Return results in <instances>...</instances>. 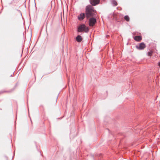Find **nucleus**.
Masks as SVG:
<instances>
[{
    "mask_svg": "<svg viewBox=\"0 0 160 160\" xmlns=\"http://www.w3.org/2000/svg\"><path fill=\"white\" fill-rule=\"evenodd\" d=\"M95 12L96 11L92 6L89 5L86 7L85 14L88 18L93 16Z\"/></svg>",
    "mask_w": 160,
    "mask_h": 160,
    "instance_id": "f257e3e1",
    "label": "nucleus"
},
{
    "mask_svg": "<svg viewBox=\"0 0 160 160\" xmlns=\"http://www.w3.org/2000/svg\"><path fill=\"white\" fill-rule=\"evenodd\" d=\"M89 31V29L88 27L84 24H81L78 27L77 31L79 32H87Z\"/></svg>",
    "mask_w": 160,
    "mask_h": 160,
    "instance_id": "f03ea898",
    "label": "nucleus"
},
{
    "mask_svg": "<svg viewBox=\"0 0 160 160\" xmlns=\"http://www.w3.org/2000/svg\"><path fill=\"white\" fill-rule=\"evenodd\" d=\"M89 26H93L96 22V20L95 18H92L89 19Z\"/></svg>",
    "mask_w": 160,
    "mask_h": 160,
    "instance_id": "7ed1b4c3",
    "label": "nucleus"
},
{
    "mask_svg": "<svg viewBox=\"0 0 160 160\" xmlns=\"http://www.w3.org/2000/svg\"><path fill=\"white\" fill-rule=\"evenodd\" d=\"M146 47L144 43L142 42L140 44L139 46H136L137 49L139 50L143 49Z\"/></svg>",
    "mask_w": 160,
    "mask_h": 160,
    "instance_id": "20e7f679",
    "label": "nucleus"
},
{
    "mask_svg": "<svg viewBox=\"0 0 160 160\" xmlns=\"http://www.w3.org/2000/svg\"><path fill=\"white\" fill-rule=\"evenodd\" d=\"M100 0H90V3L93 6H95L99 4Z\"/></svg>",
    "mask_w": 160,
    "mask_h": 160,
    "instance_id": "39448f33",
    "label": "nucleus"
},
{
    "mask_svg": "<svg viewBox=\"0 0 160 160\" xmlns=\"http://www.w3.org/2000/svg\"><path fill=\"white\" fill-rule=\"evenodd\" d=\"M85 17V14L84 13H81L78 17V19L79 20H82Z\"/></svg>",
    "mask_w": 160,
    "mask_h": 160,
    "instance_id": "423d86ee",
    "label": "nucleus"
},
{
    "mask_svg": "<svg viewBox=\"0 0 160 160\" xmlns=\"http://www.w3.org/2000/svg\"><path fill=\"white\" fill-rule=\"evenodd\" d=\"M82 40V38L80 35H78L76 38V40L78 42H80Z\"/></svg>",
    "mask_w": 160,
    "mask_h": 160,
    "instance_id": "0eeeda50",
    "label": "nucleus"
},
{
    "mask_svg": "<svg viewBox=\"0 0 160 160\" xmlns=\"http://www.w3.org/2000/svg\"><path fill=\"white\" fill-rule=\"evenodd\" d=\"M142 37L141 36H136L134 37V40L138 42L142 40Z\"/></svg>",
    "mask_w": 160,
    "mask_h": 160,
    "instance_id": "6e6552de",
    "label": "nucleus"
},
{
    "mask_svg": "<svg viewBox=\"0 0 160 160\" xmlns=\"http://www.w3.org/2000/svg\"><path fill=\"white\" fill-rule=\"evenodd\" d=\"M124 19L127 22H129L130 20V18L129 17L128 15H126L124 17Z\"/></svg>",
    "mask_w": 160,
    "mask_h": 160,
    "instance_id": "1a4fd4ad",
    "label": "nucleus"
},
{
    "mask_svg": "<svg viewBox=\"0 0 160 160\" xmlns=\"http://www.w3.org/2000/svg\"><path fill=\"white\" fill-rule=\"evenodd\" d=\"M112 3L114 6H116L117 5L118 3L116 1L114 0H112Z\"/></svg>",
    "mask_w": 160,
    "mask_h": 160,
    "instance_id": "9d476101",
    "label": "nucleus"
},
{
    "mask_svg": "<svg viewBox=\"0 0 160 160\" xmlns=\"http://www.w3.org/2000/svg\"><path fill=\"white\" fill-rule=\"evenodd\" d=\"M153 52V51L152 50H151L150 52H148V56H151L152 55Z\"/></svg>",
    "mask_w": 160,
    "mask_h": 160,
    "instance_id": "9b49d317",
    "label": "nucleus"
},
{
    "mask_svg": "<svg viewBox=\"0 0 160 160\" xmlns=\"http://www.w3.org/2000/svg\"><path fill=\"white\" fill-rule=\"evenodd\" d=\"M18 12L19 13L20 15H21V12H20L19 11H18Z\"/></svg>",
    "mask_w": 160,
    "mask_h": 160,
    "instance_id": "f8f14e48",
    "label": "nucleus"
},
{
    "mask_svg": "<svg viewBox=\"0 0 160 160\" xmlns=\"http://www.w3.org/2000/svg\"><path fill=\"white\" fill-rule=\"evenodd\" d=\"M57 98H56V99H55V102H57Z\"/></svg>",
    "mask_w": 160,
    "mask_h": 160,
    "instance_id": "ddd939ff",
    "label": "nucleus"
},
{
    "mask_svg": "<svg viewBox=\"0 0 160 160\" xmlns=\"http://www.w3.org/2000/svg\"><path fill=\"white\" fill-rule=\"evenodd\" d=\"M158 66L160 67V62L158 63Z\"/></svg>",
    "mask_w": 160,
    "mask_h": 160,
    "instance_id": "4468645a",
    "label": "nucleus"
}]
</instances>
